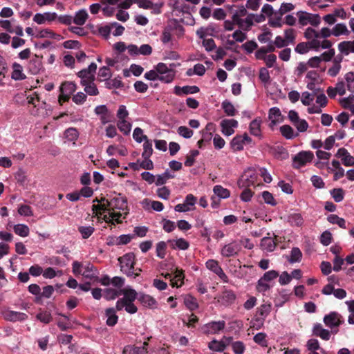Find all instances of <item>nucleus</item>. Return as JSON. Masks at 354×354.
<instances>
[{"instance_id":"nucleus-15","label":"nucleus","mask_w":354,"mask_h":354,"mask_svg":"<svg viewBox=\"0 0 354 354\" xmlns=\"http://www.w3.org/2000/svg\"><path fill=\"white\" fill-rule=\"evenodd\" d=\"M342 318V316L339 313L332 312L324 316V322L326 326L332 328L335 326H339L343 322Z\"/></svg>"},{"instance_id":"nucleus-33","label":"nucleus","mask_w":354,"mask_h":354,"mask_svg":"<svg viewBox=\"0 0 354 354\" xmlns=\"http://www.w3.org/2000/svg\"><path fill=\"white\" fill-rule=\"evenodd\" d=\"M248 11L246 8L241 6L232 12V19L236 23V25L247 15Z\"/></svg>"},{"instance_id":"nucleus-55","label":"nucleus","mask_w":354,"mask_h":354,"mask_svg":"<svg viewBox=\"0 0 354 354\" xmlns=\"http://www.w3.org/2000/svg\"><path fill=\"white\" fill-rule=\"evenodd\" d=\"M118 127L121 132L125 135H127L131 131V124L126 120H119L118 122Z\"/></svg>"},{"instance_id":"nucleus-56","label":"nucleus","mask_w":354,"mask_h":354,"mask_svg":"<svg viewBox=\"0 0 354 354\" xmlns=\"http://www.w3.org/2000/svg\"><path fill=\"white\" fill-rule=\"evenodd\" d=\"M327 220L332 224H337L342 228H346L345 220L337 215L331 214L328 216Z\"/></svg>"},{"instance_id":"nucleus-52","label":"nucleus","mask_w":354,"mask_h":354,"mask_svg":"<svg viewBox=\"0 0 354 354\" xmlns=\"http://www.w3.org/2000/svg\"><path fill=\"white\" fill-rule=\"evenodd\" d=\"M301 257L302 253L301 250L298 248H293L291 250L288 261L291 263L299 262L301 259Z\"/></svg>"},{"instance_id":"nucleus-2","label":"nucleus","mask_w":354,"mask_h":354,"mask_svg":"<svg viewBox=\"0 0 354 354\" xmlns=\"http://www.w3.org/2000/svg\"><path fill=\"white\" fill-rule=\"evenodd\" d=\"M120 295H123V297L117 301L116 309L121 310L124 308L128 313H136L138 308L133 304V301L138 297L136 291L131 288L127 287L120 290Z\"/></svg>"},{"instance_id":"nucleus-31","label":"nucleus","mask_w":354,"mask_h":354,"mask_svg":"<svg viewBox=\"0 0 354 354\" xmlns=\"http://www.w3.org/2000/svg\"><path fill=\"white\" fill-rule=\"evenodd\" d=\"M338 50L345 55H348L350 53H354V40L340 42L338 44Z\"/></svg>"},{"instance_id":"nucleus-48","label":"nucleus","mask_w":354,"mask_h":354,"mask_svg":"<svg viewBox=\"0 0 354 354\" xmlns=\"http://www.w3.org/2000/svg\"><path fill=\"white\" fill-rule=\"evenodd\" d=\"M347 89L354 93V73L348 72L344 75Z\"/></svg>"},{"instance_id":"nucleus-32","label":"nucleus","mask_w":354,"mask_h":354,"mask_svg":"<svg viewBox=\"0 0 354 354\" xmlns=\"http://www.w3.org/2000/svg\"><path fill=\"white\" fill-rule=\"evenodd\" d=\"M261 248L263 250L270 252L274 251L276 248V243L273 239L270 237H264L261 241Z\"/></svg>"},{"instance_id":"nucleus-28","label":"nucleus","mask_w":354,"mask_h":354,"mask_svg":"<svg viewBox=\"0 0 354 354\" xmlns=\"http://www.w3.org/2000/svg\"><path fill=\"white\" fill-rule=\"evenodd\" d=\"M333 36L339 37L342 35L348 36L350 34V31L348 29L346 25L344 23H339L335 24L333 28Z\"/></svg>"},{"instance_id":"nucleus-10","label":"nucleus","mask_w":354,"mask_h":354,"mask_svg":"<svg viewBox=\"0 0 354 354\" xmlns=\"http://www.w3.org/2000/svg\"><path fill=\"white\" fill-rule=\"evenodd\" d=\"M225 327V322L222 320L209 322L203 326L202 330L205 334H216L223 330Z\"/></svg>"},{"instance_id":"nucleus-35","label":"nucleus","mask_w":354,"mask_h":354,"mask_svg":"<svg viewBox=\"0 0 354 354\" xmlns=\"http://www.w3.org/2000/svg\"><path fill=\"white\" fill-rule=\"evenodd\" d=\"M88 17V12L86 10L82 9L75 13L73 22L79 26L84 25Z\"/></svg>"},{"instance_id":"nucleus-53","label":"nucleus","mask_w":354,"mask_h":354,"mask_svg":"<svg viewBox=\"0 0 354 354\" xmlns=\"http://www.w3.org/2000/svg\"><path fill=\"white\" fill-rule=\"evenodd\" d=\"M307 42H301L297 45L295 51L299 54L306 53L309 49H313V47L310 44V39H307Z\"/></svg>"},{"instance_id":"nucleus-42","label":"nucleus","mask_w":354,"mask_h":354,"mask_svg":"<svg viewBox=\"0 0 354 354\" xmlns=\"http://www.w3.org/2000/svg\"><path fill=\"white\" fill-rule=\"evenodd\" d=\"M184 304L186 307L190 310H194L198 308V304L195 297L192 295H186L184 297Z\"/></svg>"},{"instance_id":"nucleus-3","label":"nucleus","mask_w":354,"mask_h":354,"mask_svg":"<svg viewBox=\"0 0 354 354\" xmlns=\"http://www.w3.org/2000/svg\"><path fill=\"white\" fill-rule=\"evenodd\" d=\"M72 268L73 274L76 276L82 275L84 278L90 280H96L97 279L96 268L88 262L73 261Z\"/></svg>"},{"instance_id":"nucleus-9","label":"nucleus","mask_w":354,"mask_h":354,"mask_svg":"<svg viewBox=\"0 0 354 354\" xmlns=\"http://www.w3.org/2000/svg\"><path fill=\"white\" fill-rule=\"evenodd\" d=\"M196 201L197 198L193 194H187L183 203L176 205L174 207V209L176 212H186L191 211L194 209Z\"/></svg>"},{"instance_id":"nucleus-57","label":"nucleus","mask_w":354,"mask_h":354,"mask_svg":"<svg viewBox=\"0 0 354 354\" xmlns=\"http://www.w3.org/2000/svg\"><path fill=\"white\" fill-rule=\"evenodd\" d=\"M259 80L265 84H269L270 82V76L268 70L266 68H261L259 70Z\"/></svg>"},{"instance_id":"nucleus-19","label":"nucleus","mask_w":354,"mask_h":354,"mask_svg":"<svg viewBox=\"0 0 354 354\" xmlns=\"http://www.w3.org/2000/svg\"><path fill=\"white\" fill-rule=\"evenodd\" d=\"M268 118L270 120V127L273 128L277 124L283 120L281 111L277 107H272L269 110Z\"/></svg>"},{"instance_id":"nucleus-40","label":"nucleus","mask_w":354,"mask_h":354,"mask_svg":"<svg viewBox=\"0 0 354 354\" xmlns=\"http://www.w3.org/2000/svg\"><path fill=\"white\" fill-rule=\"evenodd\" d=\"M13 230L16 234L21 237H26L29 235L30 233L29 227L25 224L15 225Z\"/></svg>"},{"instance_id":"nucleus-4","label":"nucleus","mask_w":354,"mask_h":354,"mask_svg":"<svg viewBox=\"0 0 354 354\" xmlns=\"http://www.w3.org/2000/svg\"><path fill=\"white\" fill-rule=\"evenodd\" d=\"M120 264V269L122 272L128 277H133L136 278L138 276V273L135 272L134 263L135 256L133 253H128L118 259Z\"/></svg>"},{"instance_id":"nucleus-37","label":"nucleus","mask_w":354,"mask_h":354,"mask_svg":"<svg viewBox=\"0 0 354 354\" xmlns=\"http://www.w3.org/2000/svg\"><path fill=\"white\" fill-rule=\"evenodd\" d=\"M250 14H248L245 17L242 19L237 24L239 28L244 31H248L253 26Z\"/></svg>"},{"instance_id":"nucleus-11","label":"nucleus","mask_w":354,"mask_h":354,"mask_svg":"<svg viewBox=\"0 0 354 354\" xmlns=\"http://www.w3.org/2000/svg\"><path fill=\"white\" fill-rule=\"evenodd\" d=\"M2 315L5 320L11 322H23L28 319V315L26 313L10 310L3 311Z\"/></svg>"},{"instance_id":"nucleus-26","label":"nucleus","mask_w":354,"mask_h":354,"mask_svg":"<svg viewBox=\"0 0 354 354\" xmlns=\"http://www.w3.org/2000/svg\"><path fill=\"white\" fill-rule=\"evenodd\" d=\"M313 333L315 336L319 337L324 340H328L330 337V331L323 328L320 324H317L314 326Z\"/></svg>"},{"instance_id":"nucleus-6","label":"nucleus","mask_w":354,"mask_h":354,"mask_svg":"<svg viewBox=\"0 0 354 354\" xmlns=\"http://www.w3.org/2000/svg\"><path fill=\"white\" fill-rule=\"evenodd\" d=\"M109 208L111 212H116L117 214H120L122 220L129 214L127 201L124 197L118 196L110 200Z\"/></svg>"},{"instance_id":"nucleus-60","label":"nucleus","mask_w":354,"mask_h":354,"mask_svg":"<svg viewBox=\"0 0 354 354\" xmlns=\"http://www.w3.org/2000/svg\"><path fill=\"white\" fill-rule=\"evenodd\" d=\"M133 138L136 142L139 143L142 142L143 140L145 141L147 140V137L143 134V131L139 127H136L134 129L133 133Z\"/></svg>"},{"instance_id":"nucleus-36","label":"nucleus","mask_w":354,"mask_h":354,"mask_svg":"<svg viewBox=\"0 0 354 354\" xmlns=\"http://www.w3.org/2000/svg\"><path fill=\"white\" fill-rule=\"evenodd\" d=\"M106 316L107 317L106 324L110 326H115L118 319V317L116 315L115 310L114 308H111L106 310Z\"/></svg>"},{"instance_id":"nucleus-8","label":"nucleus","mask_w":354,"mask_h":354,"mask_svg":"<svg viewBox=\"0 0 354 354\" xmlns=\"http://www.w3.org/2000/svg\"><path fill=\"white\" fill-rule=\"evenodd\" d=\"M313 158L314 154L313 152L310 151H301L293 158V166L297 169L300 168L308 162H311Z\"/></svg>"},{"instance_id":"nucleus-18","label":"nucleus","mask_w":354,"mask_h":354,"mask_svg":"<svg viewBox=\"0 0 354 354\" xmlns=\"http://www.w3.org/2000/svg\"><path fill=\"white\" fill-rule=\"evenodd\" d=\"M250 137L244 133L243 135L235 136L231 141V147L234 151H241L243 149L245 141H250Z\"/></svg>"},{"instance_id":"nucleus-50","label":"nucleus","mask_w":354,"mask_h":354,"mask_svg":"<svg viewBox=\"0 0 354 354\" xmlns=\"http://www.w3.org/2000/svg\"><path fill=\"white\" fill-rule=\"evenodd\" d=\"M78 231L81 234L82 239H86L93 234L95 228L93 226H80Z\"/></svg>"},{"instance_id":"nucleus-22","label":"nucleus","mask_w":354,"mask_h":354,"mask_svg":"<svg viewBox=\"0 0 354 354\" xmlns=\"http://www.w3.org/2000/svg\"><path fill=\"white\" fill-rule=\"evenodd\" d=\"M199 88L196 86H185L183 87L176 86L174 87V93L177 95L194 94L199 92Z\"/></svg>"},{"instance_id":"nucleus-49","label":"nucleus","mask_w":354,"mask_h":354,"mask_svg":"<svg viewBox=\"0 0 354 354\" xmlns=\"http://www.w3.org/2000/svg\"><path fill=\"white\" fill-rule=\"evenodd\" d=\"M36 318L39 320L41 322L44 324H48L50 323L53 317L51 315V313L46 310H41L37 315Z\"/></svg>"},{"instance_id":"nucleus-27","label":"nucleus","mask_w":354,"mask_h":354,"mask_svg":"<svg viewBox=\"0 0 354 354\" xmlns=\"http://www.w3.org/2000/svg\"><path fill=\"white\" fill-rule=\"evenodd\" d=\"M168 243L172 249H179L185 250L189 247V243L185 239L179 238L177 239L169 240Z\"/></svg>"},{"instance_id":"nucleus-38","label":"nucleus","mask_w":354,"mask_h":354,"mask_svg":"<svg viewBox=\"0 0 354 354\" xmlns=\"http://www.w3.org/2000/svg\"><path fill=\"white\" fill-rule=\"evenodd\" d=\"M288 222L292 226L300 227L304 223V218L299 213H292L288 216Z\"/></svg>"},{"instance_id":"nucleus-62","label":"nucleus","mask_w":354,"mask_h":354,"mask_svg":"<svg viewBox=\"0 0 354 354\" xmlns=\"http://www.w3.org/2000/svg\"><path fill=\"white\" fill-rule=\"evenodd\" d=\"M153 153L152 144L147 139L145 141L143 144V152L142 153V157L150 158Z\"/></svg>"},{"instance_id":"nucleus-54","label":"nucleus","mask_w":354,"mask_h":354,"mask_svg":"<svg viewBox=\"0 0 354 354\" xmlns=\"http://www.w3.org/2000/svg\"><path fill=\"white\" fill-rule=\"evenodd\" d=\"M221 300L225 304H232L236 299L235 294L231 290H225L223 292Z\"/></svg>"},{"instance_id":"nucleus-14","label":"nucleus","mask_w":354,"mask_h":354,"mask_svg":"<svg viewBox=\"0 0 354 354\" xmlns=\"http://www.w3.org/2000/svg\"><path fill=\"white\" fill-rule=\"evenodd\" d=\"M238 122L234 119H225L221 122V132L227 136L234 133V129L237 127Z\"/></svg>"},{"instance_id":"nucleus-51","label":"nucleus","mask_w":354,"mask_h":354,"mask_svg":"<svg viewBox=\"0 0 354 354\" xmlns=\"http://www.w3.org/2000/svg\"><path fill=\"white\" fill-rule=\"evenodd\" d=\"M208 347L212 351L216 352H222L225 348V344L223 342L213 340L209 343Z\"/></svg>"},{"instance_id":"nucleus-61","label":"nucleus","mask_w":354,"mask_h":354,"mask_svg":"<svg viewBox=\"0 0 354 354\" xmlns=\"http://www.w3.org/2000/svg\"><path fill=\"white\" fill-rule=\"evenodd\" d=\"M214 31V28L209 27H201L196 30V35L201 39H205L207 35H211L212 32Z\"/></svg>"},{"instance_id":"nucleus-47","label":"nucleus","mask_w":354,"mask_h":354,"mask_svg":"<svg viewBox=\"0 0 354 354\" xmlns=\"http://www.w3.org/2000/svg\"><path fill=\"white\" fill-rule=\"evenodd\" d=\"M222 109L228 116H234L236 114V109L234 105L228 100H225L221 104Z\"/></svg>"},{"instance_id":"nucleus-16","label":"nucleus","mask_w":354,"mask_h":354,"mask_svg":"<svg viewBox=\"0 0 354 354\" xmlns=\"http://www.w3.org/2000/svg\"><path fill=\"white\" fill-rule=\"evenodd\" d=\"M205 264L207 268L216 274L220 277V279H221L224 281H227V275L225 274L221 266L218 265L217 261L214 259H209L206 262Z\"/></svg>"},{"instance_id":"nucleus-63","label":"nucleus","mask_w":354,"mask_h":354,"mask_svg":"<svg viewBox=\"0 0 354 354\" xmlns=\"http://www.w3.org/2000/svg\"><path fill=\"white\" fill-rule=\"evenodd\" d=\"M177 132L180 136L185 138H190L194 134L193 131L185 126L179 127Z\"/></svg>"},{"instance_id":"nucleus-29","label":"nucleus","mask_w":354,"mask_h":354,"mask_svg":"<svg viewBox=\"0 0 354 354\" xmlns=\"http://www.w3.org/2000/svg\"><path fill=\"white\" fill-rule=\"evenodd\" d=\"M108 214L104 215L102 219L107 223H122V219L121 218V214H117L116 212H107Z\"/></svg>"},{"instance_id":"nucleus-59","label":"nucleus","mask_w":354,"mask_h":354,"mask_svg":"<svg viewBox=\"0 0 354 354\" xmlns=\"http://www.w3.org/2000/svg\"><path fill=\"white\" fill-rule=\"evenodd\" d=\"M281 134L287 139H292L295 137L294 130L289 125H283L280 127Z\"/></svg>"},{"instance_id":"nucleus-41","label":"nucleus","mask_w":354,"mask_h":354,"mask_svg":"<svg viewBox=\"0 0 354 354\" xmlns=\"http://www.w3.org/2000/svg\"><path fill=\"white\" fill-rule=\"evenodd\" d=\"M76 90V85L72 82H65L62 84L59 91L60 93H66L67 95H71Z\"/></svg>"},{"instance_id":"nucleus-39","label":"nucleus","mask_w":354,"mask_h":354,"mask_svg":"<svg viewBox=\"0 0 354 354\" xmlns=\"http://www.w3.org/2000/svg\"><path fill=\"white\" fill-rule=\"evenodd\" d=\"M261 120L260 119L253 120L250 124V133L254 136H261Z\"/></svg>"},{"instance_id":"nucleus-7","label":"nucleus","mask_w":354,"mask_h":354,"mask_svg":"<svg viewBox=\"0 0 354 354\" xmlns=\"http://www.w3.org/2000/svg\"><path fill=\"white\" fill-rule=\"evenodd\" d=\"M299 24L303 26L308 24L317 27L321 24V17L318 14L309 13L304 11L297 12Z\"/></svg>"},{"instance_id":"nucleus-58","label":"nucleus","mask_w":354,"mask_h":354,"mask_svg":"<svg viewBox=\"0 0 354 354\" xmlns=\"http://www.w3.org/2000/svg\"><path fill=\"white\" fill-rule=\"evenodd\" d=\"M295 36L296 31L293 28H288L284 30V39L288 45L294 43Z\"/></svg>"},{"instance_id":"nucleus-25","label":"nucleus","mask_w":354,"mask_h":354,"mask_svg":"<svg viewBox=\"0 0 354 354\" xmlns=\"http://www.w3.org/2000/svg\"><path fill=\"white\" fill-rule=\"evenodd\" d=\"M185 275L182 270L175 269L174 276L171 278V286L172 287H181L183 284Z\"/></svg>"},{"instance_id":"nucleus-24","label":"nucleus","mask_w":354,"mask_h":354,"mask_svg":"<svg viewBox=\"0 0 354 354\" xmlns=\"http://www.w3.org/2000/svg\"><path fill=\"white\" fill-rule=\"evenodd\" d=\"M12 72L11 77L15 80H23L26 78L24 73L23 66L17 62H14L12 65Z\"/></svg>"},{"instance_id":"nucleus-17","label":"nucleus","mask_w":354,"mask_h":354,"mask_svg":"<svg viewBox=\"0 0 354 354\" xmlns=\"http://www.w3.org/2000/svg\"><path fill=\"white\" fill-rule=\"evenodd\" d=\"M336 156L340 158L343 165L346 167L354 166V157L351 155L345 148H340L337 150Z\"/></svg>"},{"instance_id":"nucleus-12","label":"nucleus","mask_w":354,"mask_h":354,"mask_svg":"<svg viewBox=\"0 0 354 354\" xmlns=\"http://www.w3.org/2000/svg\"><path fill=\"white\" fill-rule=\"evenodd\" d=\"M93 216L100 218L102 212L111 211L109 208V201L104 197L101 198L99 204H93L92 206Z\"/></svg>"},{"instance_id":"nucleus-44","label":"nucleus","mask_w":354,"mask_h":354,"mask_svg":"<svg viewBox=\"0 0 354 354\" xmlns=\"http://www.w3.org/2000/svg\"><path fill=\"white\" fill-rule=\"evenodd\" d=\"M78 76L81 78L82 84H85L87 82L94 81V75L90 73L87 68L80 71L78 73Z\"/></svg>"},{"instance_id":"nucleus-34","label":"nucleus","mask_w":354,"mask_h":354,"mask_svg":"<svg viewBox=\"0 0 354 354\" xmlns=\"http://www.w3.org/2000/svg\"><path fill=\"white\" fill-rule=\"evenodd\" d=\"M282 16L280 12H275L268 18V24L272 28H281L282 26Z\"/></svg>"},{"instance_id":"nucleus-21","label":"nucleus","mask_w":354,"mask_h":354,"mask_svg":"<svg viewBox=\"0 0 354 354\" xmlns=\"http://www.w3.org/2000/svg\"><path fill=\"white\" fill-rule=\"evenodd\" d=\"M239 251V245L232 242L229 244L225 245L221 249V254L225 257H230L236 255Z\"/></svg>"},{"instance_id":"nucleus-5","label":"nucleus","mask_w":354,"mask_h":354,"mask_svg":"<svg viewBox=\"0 0 354 354\" xmlns=\"http://www.w3.org/2000/svg\"><path fill=\"white\" fill-rule=\"evenodd\" d=\"M258 170L257 168H249L244 171L241 178L239 180V185L241 187H249L250 186H255L258 180Z\"/></svg>"},{"instance_id":"nucleus-13","label":"nucleus","mask_w":354,"mask_h":354,"mask_svg":"<svg viewBox=\"0 0 354 354\" xmlns=\"http://www.w3.org/2000/svg\"><path fill=\"white\" fill-rule=\"evenodd\" d=\"M150 337L147 338V341H145L142 346H132L128 345L124 348L123 353L124 354H148V340H149Z\"/></svg>"},{"instance_id":"nucleus-45","label":"nucleus","mask_w":354,"mask_h":354,"mask_svg":"<svg viewBox=\"0 0 354 354\" xmlns=\"http://www.w3.org/2000/svg\"><path fill=\"white\" fill-rule=\"evenodd\" d=\"M82 85L84 86V91L90 95H97L99 93L94 81L87 82L85 84Z\"/></svg>"},{"instance_id":"nucleus-1","label":"nucleus","mask_w":354,"mask_h":354,"mask_svg":"<svg viewBox=\"0 0 354 354\" xmlns=\"http://www.w3.org/2000/svg\"><path fill=\"white\" fill-rule=\"evenodd\" d=\"M330 36H333V29L328 27H323L319 30L308 27L304 32L305 38L310 39V44L315 50H319L320 48H330L332 46V42L327 38Z\"/></svg>"},{"instance_id":"nucleus-30","label":"nucleus","mask_w":354,"mask_h":354,"mask_svg":"<svg viewBox=\"0 0 354 354\" xmlns=\"http://www.w3.org/2000/svg\"><path fill=\"white\" fill-rule=\"evenodd\" d=\"M138 299L144 306L151 308L156 307L157 302L156 299L149 295H140L138 297Z\"/></svg>"},{"instance_id":"nucleus-64","label":"nucleus","mask_w":354,"mask_h":354,"mask_svg":"<svg viewBox=\"0 0 354 354\" xmlns=\"http://www.w3.org/2000/svg\"><path fill=\"white\" fill-rule=\"evenodd\" d=\"M330 194L337 203L341 202L344 199V192L341 188L332 189Z\"/></svg>"},{"instance_id":"nucleus-23","label":"nucleus","mask_w":354,"mask_h":354,"mask_svg":"<svg viewBox=\"0 0 354 354\" xmlns=\"http://www.w3.org/2000/svg\"><path fill=\"white\" fill-rule=\"evenodd\" d=\"M134 3H136L139 8L143 9H153V12L156 14L160 13V6H158L157 5H154L149 0H133Z\"/></svg>"},{"instance_id":"nucleus-46","label":"nucleus","mask_w":354,"mask_h":354,"mask_svg":"<svg viewBox=\"0 0 354 354\" xmlns=\"http://www.w3.org/2000/svg\"><path fill=\"white\" fill-rule=\"evenodd\" d=\"M36 37L38 38H55L58 39L60 35L55 34L50 29H44L37 32Z\"/></svg>"},{"instance_id":"nucleus-20","label":"nucleus","mask_w":354,"mask_h":354,"mask_svg":"<svg viewBox=\"0 0 354 354\" xmlns=\"http://www.w3.org/2000/svg\"><path fill=\"white\" fill-rule=\"evenodd\" d=\"M27 68L31 74H38L42 68V63L41 59L35 55L34 57L30 60Z\"/></svg>"},{"instance_id":"nucleus-43","label":"nucleus","mask_w":354,"mask_h":354,"mask_svg":"<svg viewBox=\"0 0 354 354\" xmlns=\"http://www.w3.org/2000/svg\"><path fill=\"white\" fill-rule=\"evenodd\" d=\"M213 192L219 198H227L230 195V191L227 189L223 187L221 185L214 186Z\"/></svg>"}]
</instances>
